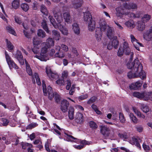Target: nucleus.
Masks as SVG:
<instances>
[{
    "label": "nucleus",
    "instance_id": "51",
    "mask_svg": "<svg viewBox=\"0 0 152 152\" xmlns=\"http://www.w3.org/2000/svg\"><path fill=\"white\" fill-rule=\"evenodd\" d=\"M132 109L135 113L139 117H141V113L136 108L134 107H132Z\"/></svg>",
    "mask_w": 152,
    "mask_h": 152
},
{
    "label": "nucleus",
    "instance_id": "55",
    "mask_svg": "<svg viewBox=\"0 0 152 152\" xmlns=\"http://www.w3.org/2000/svg\"><path fill=\"white\" fill-rule=\"evenodd\" d=\"M137 29L140 31L142 30V21H138L137 22Z\"/></svg>",
    "mask_w": 152,
    "mask_h": 152
},
{
    "label": "nucleus",
    "instance_id": "35",
    "mask_svg": "<svg viewBox=\"0 0 152 152\" xmlns=\"http://www.w3.org/2000/svg\"><path fill=\"white\" fill-rule=\"evenodd\" d=\"M130 37L131 39V42L134 46H135V45H136V44L137 43L140 46H142V44L138 42L137 39L133 35L131 34L130 36Z\"/></svg>",
    "mask_w": 152,
    "mask_h": 152
},
{
    "label": "nucleus",
    "instance_id": "57",
    "mask_svg": "<svg viewBox=\"0 0 152 152\" xmlns=\"http://www.w3.org/2000/svg\"><path fill=\"white\" fill-rule=\"evenodd\" d=\"M26 147H32V145L28 143H23L22 144V148L23 149H26Z\"/></svg>",
    "mask_w": 152,
    "mask_h": 152
},
{
    "label": "nucleus",
    "instance_id": "53",
    "mask_svg": "<svg viewBox=\"0 0 152 152\" xmlns=\"http://www.w3.org/2000/svg\"><path fill=\"white\" fill-rule=\"evenodd\" d=\"M1 121L2 122L3 125L4 126H7L9 122L8 120L4 118H1Z\"/></svg>",
    "mask_w": 152,
    "mask_h": 152
},
{
    "label": "nucleus",
    "instance_id": "33",
    "mask_svg": "<svg viewBox=\"0 0 152 152\" xmlns=\"http://www.w3.org/2000/svg\"><path fill=\"white\" fill-rule=\"evenodd\" d=\"M42 26L43 29L47 33L50 34V31L49 30L46 20H43L42 23Z\"/></svg>",
    "mask_w": 152,
    "mask_h": 152
},
{
    "label": "nucleus",
    "instance_id": "32",
    "mask_svg": "<svg viewBox=\"0 0 152 152\" xmlns=\"http://www.w3.org/2000/svg\"><path fill=\"white\" fill-rule=\"evenodd\" d=\"M48 18L50 23L52 24L53 27L56 28H58V26H57V24L53 17L51 15H49L48 17Z\"/></svg>",
    "mask_w": 152,
    "mask_h": 152
},
{
    "label": "nucleus",
    "instance_id": "24",
    "mask_svg": "<svg viewBox=\"0 0 152 152\" xmlns=\"http://www.w3.org/2000/svg\"><path fill=\"white\" fill-rule=\"evenodd\" d=\"M86 23L88 25V27L89 31H92L94 29L95 26V23L94 21L92 20Z\"/></svg>",
    "mask_w": 152,
    "mask_h": 152
},
{
    "label": "nucleus",
    "instance_id": "31",
    "mask_svg": "<svg viewBox=\"0 0 152 152\" xmlns=\"http://www.w3.org/2000/svg\"><path fill=\"white\" fill-rule=\"evenodd\" d=\"M66 137V140L68 141L73 142L76 143L79 142L77 141V138L74 137L72 135L67 134Z\"/></svg>",
    "mask_w": 152,
    "mask_h": 152
},
{
    "label": "nucleus",
    "instance_id": "48",
    "mask_svg": "<svg viewBox=\"0 0 152 152\" xmlns=\"http://www.w3.org/2000/svg\"><path fill=\"white\" fill-rule=\"evenodd\" d=\"M72 83V82H71V80L69 79H67L66 81V89L67 90H69L71 87V85Z\"/></svg>",
    "mask_w": 152,
    "mask_h": 152
},
{
    "label": "nucleus",
    "instance_id": "39",
    "mask_svg": "<svg viewBox=\"0 0 152 152\" xmlns=\"http://www.w3.org/2000/svg\"><path fill=\"white\" fill-rule=\"evenodd\" d=\"M40 11L44 15H47L48 14V10L46 7L43 5L40 6Z\"/></svg>",
    "mask_w": 152,
    "mask_h": 152
},
{
    "label": "nucleus",
    "instance_id": "62",
    "mask_svg": "<svg viewBox=\"0 0 152 152\" xmlns=\"http://www.w3.org/2000/svg\"><path fill=\"white\" fill-rule=\"evenodd\" d=\"M88 96V95L87 94H86L80 96L79 97L78 99L79 100H83L87 99Z\"/></svg>",
    "mask_w": 152,
    "mask_h": 152
},
{
    "label": "nucleus",
    "instance_id": "50",
    "mask_svg": "<svg viewBox=\"0 0 152 152\" xmlns=\"http://www.w3.org/2000/svg\"><path fill=\"white\" fill-rule=\"evenodd\" d=\"M38 124L36 123H32L29 124L27 128V129H31L38 126Z\"/></svg>",
    "mask_w": 152,
    "mask_h": 152
},
{
    "label": "nucleus",
    "instance_id": "14",
    "mask_svg": "<svg viewBox=\"0 0 152 152\" xmlns=\"http://www.w3.org/2000/svg\"><path fill=\"white\" fill-rule=\"evenodd\" d=\"M84 20L86 23L93 20L91 15L89 11H87L84 13Z\"/></svg>",
    "mask_w": 152,
    "mask_h": 152
},
{
    "label": "nucleus",
    "instance_id": "37",
    "mask_svg": "<svg viewBox=\"0 0 152 152\" xmlns=\"http://www.w3.org/2000/svg\"><path fill=\"white\" fill-rule=\"evenodd\" d=\"M33 42L35 47L39 48V45L41 43L40 41L37 38H34L33 39Z\"/></svg>",
    "mask_w": 152,
    "mask_h": 152
},
{
    "label": "nucleus",
    "instance_id": "47",
    "mask_svg": "<svg viewBox=\"0 0 152 152\" xmlns=\"http://www.w3.org/2000/svg\"><path fill=\"white\" fill-rule=\"evenodd\" d=\"M133 96L140 99L142 98V93H140L139 92H134L133 93Z\"/></svg>",
    "mask_w": 152,
    "mask_h": 152
},
{
    "label": "nucleus",
    "instance_id": "1",
    "mask_svg": "<svg viewBox=\"0 0 152 152\" xmlns=\"http://www.w3.org/2000/svg\"><path fill=\"white\" fill-rule=\"evenodd\" d=\"M43 91L44 94L45 96L47 95L48 93V95L49 99L50 100H52L53 97H54L55 101L57 103H58L60 102V97L59 95L56 93H53L52 91L51 87L48 86L47 88V89L46 88V85L45 82L44 80L42 81Z\"/></svg>",
    "mask_w": 152,
    "mask_h": 152
},
{
    "label": "nucleus",
    "instance_id": "2",
    "mask_svg": "<svg viewBox=\"0 0 152 152\" xmlns=\"http://www.w3.org/2000/svg\"><path fill=\"white\" fill-rule=\"evenodd\" d=\"M124 42L120 47L117 55L119 56H122L124 53L126 55H130V58L132 59L133 58V53L131 51L129 44L128 42L126 41L124 39H123Z\"/></svg>",
    "mask_w": 152,
    "mask_h": 152
},
{
    "label": "nucleus",
    "instance_id": "21",
    "mask_svg": "<svg viewBox=\"0 0 152 152\" xmlns=\"http://www.w3.org/2000/svg\"><path fill=\"white\" fill-rule=\"evenodd\" d=\"M102 30L101 28H98L96 31L95 36L98 41H99L101 40L102 36Z\"/></svg>",
    "mask_w": 152,
    "mask_h": 152
},
{
    "label": "nucleus",
    "instance_id": "15",
    "mask_svg": "<svg viewBox=\"0 0 152 152\" xmlns=\"http://www.w3.org/2000/svg\"><path fill=\"white\" fill-rule=\"evenodd\" d=\"M143 100L147 101H152V92L143 91Z\"/></svg>",
    "mask_w": 152,
    "mask_h": 152
},
{
    "label": "nucleus",
    "instance_id": "18",
    "mask_svg": "<svg viewBox=\"0 0 152 152\" xmlns=\"http://www.w3.org/2000/svg\"><path fill=\"white\" fill-rule=\"evenodd\" d=\"M75 118L76 122L80 124L83 123L84 121L83 114L80 113H77L76 114Z\"/></svg>",
    "mask_w": 152,
    "mask_h": 152
},
{
    "label": "nucleus",
    "instance_id": "64",
    "mask_svg": "<svg viewBox=\"0 0 152 152\" xmlns=\"http://www.w3.org/2000/svg\"><path fill=\"white\" fill-rule=\"evenodd\" d=\"M64 80H58L56 81V83L60 86H61L64 85Z\"/></svg>",
    "mask_w": 152,
    "mask_h": 152
},
{
    "label": "nucleus",
    "instance_id": "12",
    "mask_svg": "<svg viewBox=\"0 0 152 152\" xmlns=\"http://www.w3.org/2000/svg\"><path fill=\"white\" fill-rule=\"evenodd\" d=\"M83 3L82 1H80L79 0H72L69 7L71 8H74L77 9L80 7Z\"/></svg>",
    "mask_w": 152,
    "mask_h": 152
},
{
    "label": "nucleus",
    "instance_id": "43",
    "mask_svg": "<svg viewBox=\"0 0 152 152\" xmlns=\"http://www.w3.org/2000/svg\"><path fill=\"white\" fill-rule=\"evenodd\" d=\"M89 125L90 127L93 129H96L98 127L96 123L93 121L89 122Z\"/></svg>",
    "mask_w": 152,
    "mask_h": 152
},
{
    "label": "nucleus",
    "instance_id": "23",
    "mask_svg": "<svg viewBox=\"0 0 152 152\" xmlns=\"http://www.w3.org/2000/svg\"><path fill=\"white\" fill-rule=\"evenodd\" d=\"M72 29L75 34L78 35L80 33V28L78 25L76 23L72 25Z\"/></svg>",
    "mask_w": 152,
    "mask_h": 152
},
{
    "label": "nucleus",
    "instance_id": "56",
    "mask_svg": "<svg viewBox=\"0 0 152 152\" xmlns=\"http://www.w3.org/2000/svg\"><path fill=\"white\" fill-rule=\"evenodd\" d=\"M37 23V20L35 18H32L31 21V24L33 26H36Z\"/></svg>",
    "mask_w": 152,
    "mask_h": 152
},
{
    "label": "nucleus",
    "instance_id": "19",
    "mask_svg": "<svg viewBox=\"0 0 152 152\" xmlns=\"http://www.w3.org/2000/svg\"><path fill=\"white\" fill-rule=\"evenodd\" d=\"M124 7L127 9H136L137 8V6L136 4L133 3L128 4L127 3H125L124 4Z\"/></svg>",
    "mask_w": 152,
    "mask_h": 152
},
{
    "label": "nucleus",
    "instance_id": "54",
    "mask_svg": "<svg viewBox=\"0 0 152 152\" xmlns=\"http://www.w3.org/2000/svg\"><path fill=\"white\" fill-rule=\"evenodd\" d=\"M150 109L148 106L146 105L143 104V112L147 113L150 111Z\"/></svg>",
    "mask_w": 152,
    "mask_h": 152
},
{
    "label": "nucleus",
    "instance_id": "60",
    "mask_svg": "<svg viewBox=\"0 0 152 152\" xmlns=\"http://www.w3.org/2000/svg\"><path fill=\"white\" fill-rule=\"evenodd\" d=\"M119 118L120 121L122 123H124L125 122V120L124 115L121 113H119Z\"/></svg>",
    "mask_w": 152,
    "mask_h": 152
},
{
    "label": "nucleus",
    "instance_id": "40",
    "mask_svg": "<svg viewBox=\"0 0 152 152\" xmlns=\"http://www.w3.org/2000/svg\"><path fill=\"white\" fill-rule=\"evenodd\" d=\"M37 34L38 36L40 37L44 38L46 36L45 32L41 29H39L38 30Z\"/></svg>",
    "mask_w": 152,
    "mask_h": 152
},
{
    "label": "nucleus",
    "instance_id": "3",
    "mask_svg": "<svg viewBox=\"0 0 152 152\" xmlns=\"http://www.w3.org/2000/svg\"><path fill=\"white\" fill-rule=\"evenodd\" d=\"M99 26L102 31H106L107 37L110 39L113 38L114 35V29L112 27L106 25V22L104 21H100L99 22Z\"/></svg>",
    "mask_w": 152,
    "mask_h": 152
},
{
    "label": "nucleus",
    "instance_id": "6",
    "mask_svg": "<svg viewBox=\"0 0 152 152\" xmlns=\"http://www.w3.org/2000/svg\"><path fill=\"white\" fill-rule=\"evenodd\" d=\"M43 46H44L42 48L41 53L40 55L39 56L36 55L34 56V57L36 58L41 61H46L48 60V58L46 53L47 52L48 48H49L46 45H44Z\"/></svg>",
    "mask_w": 152,
    "mask_h": 152
},
{
    "label": "nucleus",
    "instance_id": "61",
    "mask_svg": "<svg viewBox=\"0 0 152 152\" xmlns=\"http://www.w3.org/2000/svg\"><path fill=\"white\" fill-rule=\"evenodd\" d=\"M114 22L115 24L117 25V28L120 30H122L123 29V27L118 22H116L115 21H114Z\"/></svg>",
    "mask_w": 152,
    "mask_h": 152
},
{
    "label": "nucleus",
    "instance_id": "29",
    "mask_svg": "<svg viewBox=\"0 0 152 152\" xmlns=\"http://www.w3.org/2000/svg\"><path fill=\"white\" fill-rule=\"evenodd\" d=\"M52 35L56 40H58L60 38V33L57 30H53V31Z\"/></svg>",
    "mask_w": 152,
    "mask_h": 152
},
{
    "label": "nucleus",
    "instance_id": "11",
    "mask_svg": "<svg viewBox=\"0 0 152 152\" xmlns=\"http://www.w3.org/2000/svg\"><path fill=\"white\" fill-rule=\"evenodd\" d=\"M46 72L48 76L50 79H56L58 77V75L56 73L52 72L49 68H46Z\"/></svg>",
    "mask_w": 152,
    "mask_h": 152
},
{
    "label": "nucleus",
    "instance_id": "58",
    "mask_svg": "<svg viewBox=\"0 0 152 152\" xmlns=\"http://www.w3.org/2000/svg\"><path fill=\"white\" fill-rule=\"evenodd\" d=\"M96 99V98L95 96L91 97L88 101L87 103L88 104H91L95 102Z\"/></svg>",
    "mask_w": 152,
    "mask_h": 152
},
{
    "label": "nucleus",
    "instance_id": "7",
    "mask_svg": "<svg viewBox=\"0 0 152 152\" xmlns=\"http://www.w3.org/2000/svg\"><path fill=\"white\" fill-rule=\"evenodd\" d=\"M100 133L105 138L107 137L110 134L113 135L114 134V129H113V132L110 133V130L106 126L104 125H101L99 126Z\"/></svg>",
    "mask_w": 152,
    "mask_h": 152
},
{
    "label": "nucleus",
    "instance_id": "52",
    "mask_svg": "<svg viewBox=\"0 0 152 152\" xmlns=\"http://www.w3.org/2000/svg\"><path fill=\"white\" fill-rule=\"evenodd\" d=\"M75 86L76 84L75 83H73L72 85V86L71 87L70 91L69 92V94L70 95H72L75 92Z\"/></svg>",
    "mask_w": 152,
    "mask_h": 152
},
{
    "label": "nucleus",
    "instance_id": "63",
    "mask_svg": "<svg viewBox=\"0 0 152 152\" xmlns=\"http://www.w3.org/2000/svg\"><path fill=\"white\" fill-rule=\"evenodd\" d=\"M15 22L19 24H21L22 23V21L20 18L18 17H15Z\"/></svg>",
    "mask_w": 152,
    "mask_h": 152
},
{
    "label": "nucleus",
    "instance_id": "27",
    "mask_svg": "<svg viewBox=\"0 0 152 152\" xmlns=\"http://www.w3.org/2000/svg\"><path fill=\"white\" fill-rule=\"evenodd\" d=\"M58 28L61 31V33L64 35H67L68 34V31L67 29L65 28L63 25H60V26H58Z\"/></svg>",
    "mask_w": 152,
    "mask_h": 152
},
{
    "label": "nucleus",
    "instance_id": "38",
    "mask_svg": "<svg viewBox=\"0 0 152 152\" xmlns=\"http://www.w3.org/2000/svg\"><path fill=\"white\" fill-rule=\"evenodd\" d=\"M56 57L62 58L65 56V54L61 50L57 52L54 55Z\"/></svg>",
    "mask_w": 152,
    "mask_h": 152
},
{
    "label": "nucleus",
    "instance_id": "26",
    "mask_svg": "<svg viewBox=\"0 0 152 152\" xmlns=\"http://www.w3.org/2000/svg\"><path fill=\"white\" fill-rule=\"evenodd\" d=\"M64 19L66 22L70 23L72 21V19L69 13L65 12L63 14Z\"/></svg>",
    "mask_w": 152,
    "mask_h": 152
},
{
    "label": "nucleus",
    "instance_id": "25",
    "mask_svg": "<svg viewBox=\"0 0 152 152\" xmlns=\"http://www.w3.org/2000/svg\"><path fill=\"white\" fill-rule=\"evenodd\" d=\"M5 41L6 43L7 47L8 48V50L10 52H12L14 49V46L8 39H6Z\"/></svg>",
    "mask_w": 152,
    "mask_h": 152
},
{
    "label": "nucleus",
    "instance_id": "30",
    "mask_svg": "<svg viewBox=\"0 0 152 152\" xmlns=\"http://www.w3.org/2000/svg\"><path fill=\"white\" fill-rule=\"evenodd\" d=\"M113 38V39L112 44L115 49H117L118 45L119 42L117 39V36L114 37Z\"/></svg>",
    "mask_w": 152,
    "mask_h": 152
},
{
    "label": "nucleus",
    "instance_id": "10",
    "mask_svg": "<svg viewBox=\"0 0 152 152\" xmlns=\"http://www.w3.org/2000/svg\"><path fill=\"white\" fill-rule=\"evenodd\" d=\"M54 17L58 22L57 23L58 27V26L60 25H63V18L61 13L60 12H56L54 13Z\"/></svg>",
    "mask_w": 152,
    "mask_h": 152
},
{
    "label": "nucleus",
    "instance_id": "17",
    "mask_svg": "<svg viewBox=\"0 0 152 152\" xmlns=\"http://www.w3.org/2000/svg\"><path fill=\"white\" fill-rule=\"evenodd\" d=\"M142 83L139 81H137L135 83L132 84L129 86L131 89L136 90L138 89L142 85Z\"/></svg>",
    "mask_w": 152,
    "mask_h": 152
},
{
    "label": "nucleus",
    "instance_id": "41",
    "mask_svg": "<svg viewBox=\"0 0 152 152\" xmlns=\"http://www.w3.org/2000/svg\"><path fill=\"white\" fill-rule=\"evenodd\" d=\"M151 18V16L148 14H145L143 16V23L148 21Z\"/></svg>",
    "mask_w": 152,
    "mask_h": 152
},
{
    "label": "nucleus",
    "instance_id": "34",
    "mask_svg": "<svg viewBox=\"0 0 152 152\" xmlns=\"http://www.w3.org/2000/svg\"><path fill=\"white\" fill-rule=\"evenodd\" d=\"M25 62L26 64V70L27 73L30 76H32V72L31 68L30 67V66L27 62V61L25 60Z\"/></svg>",
    "mask_w": 152,
    "mask_h": 152
},
{
    "label": "nucleus",
    "instance_id": "42",
    "mask_svg": "<svg viewBox=\"0 0 152 152\" xmlns=\"http://www.w3.org/2000/svg\"><path fill=\"white\" fill-rule=\"evenodd\" d=\"M6 29L7 31L9 33L14 35H15L16 32L15 31L11 26H7L6 27Z\"/></svg>",
    "mask_w": 152,
    "mask_h": 152
},
{
    "label": "nucleus",
    "instance_id": "44",
    "mask_svg": "<svg viewBox=\"0 0 152 152\" xmlns=\"http://www.w3.org/2000/svg\"><path fill=\"white\" fill-rule=\"evenodd\" d=\"M21 7L23 10L25 12L27 11L29 9V6L28 4L23 3L21 5Z\"/></svg>",
    "mask_w": 152,
    "mask_h": 152
},
{
    "label": "nucleus",
    "instance_id": "49",
    "mask_svg": "<svg viewBox=\"0 0 152 152\" xmlns=\"http://www.w3.org/2000/svg\"><path fill=\"white\" fill-rule=\"evenodd\" d=\"M34 77L35 78L36 81L38 85H41V82L40 80V79L39 77L38 74L37 73H35Z\"/></svg>",
    "mask_w": 152,
    "mask_h": 152
},
{
    "label": "nucleus",
    "instance_id": "5",
    "mask_svg": "<svg viewBox=\"0 0 152 152\" xmlns=\"http://www.w3.org/2000/svg\"><path fill=\"white\" fill-rule=\"evenodd\" d=\"M116 11L117 12L116 16L120 18H122L123 15H128L129 17H130L131 18H139L140 17V15L139 14H135L132 12L126 13L124 12V10L121 7L117 8Z\"/></svg>",
    "mask_w": 152,
    "mask_h": 152
},
{
    "label": "nucleus",
    "instance_id": "36",
    "mask_svg": "<svg viewBox=\"0 0 152 152\" xmlns=\"http://www.w3.org/2000/svg\"><path fill=\"white\" fill-rule=\"evenodd\" d=\"M20 4L19 0H14L12 3V6L14 8L17 9L19 7Z\"/></svg>",
    "mask_w": 152,
    "mask_h": 152
},
{
    "label": "nucleus",
    "instance_id": "46",
    "mask_svg": "<svg viewBox=\"0 0 152 152\" xmlns=\"http://www.w3.org/2000/svg\"><path fill=\"white\" fill-rule=\"evenodd\" d=\"M125 25L128 27L133 28L134 27V23L133 21L130 20L125 23Z\"/></svg>",
    "mask_w": 152,
    "mask_h": 152
},
{
    "label": "nucleus",
    "instance_id": "9",
    "mask_svg": "<svg viewBox=\"0 0 152 152\" xmlns=\"http://www.w3.org/2000/svg\"><path fill=\"white\" fill-rule=\"evenodd\" d=\"M12 57L16 59L21 65L24 64V60L23 56L20 51L19 50L17 51L16 53L13 54Z\"/></svg>",
    "mask_w": 152,
    "mask_h": 152
},
{
    "label": "nucleus",
    "instance_id": "13",
    "mask_svg": "<svg viewBox=\"0 0 152 152\" xmlns=\"http://www.w3.org/2000/svg\"><path fill=\"white\" fill-rule=\"evenodd\" d=\"M69 105V102L66 100L64 99L61 101V108L62 112L65 113L67 111Z\"/></svg>",
    "mask_w": 152,
    "mask_h": 152
},
{
    "label": "nucleus",
    "instance_id": "4",
    "mask_svg": "<svg viewBox=\"0 0 152 152\" xmlns=\"http://www.w3.org/2000/svg\"><path fill=\"white\" fill-rule=\"evenodd\" d=\"M128 68L131 69L133 68L134 70L136 72H139L140 70L142 71V66L141 63L137 59H135L133 62H129L127 64Z\"/></svg>",
    "mask_w": 152,
    "mask_h": 152
},
{
    "label": "nucleus",
    "instance_id": "45",
    "mask_svg": "<svg viewBox=\"0 0 152 152\" xmlns=\"http://www.w3.org/2000/svg\"><path fill=\"white\" fill-rule=\"evenodd\" d=\"M130 119L132 122L134 123H137V119L136 117L133 114L130 113L129 115Z\"/></svg>",
    "mask_w": 152,
    "mask_h": 152
},
{
    "label": "nucleus",
    "instance_id": "28",
    "mask_svg": "<svg viewBox=\"0 0 152 152\" xmlns=\"http://www.w3.org/2000/svg\"><path fill=\"white\" fill-rule=\"evenodd\" d=\"M74 110L73 108L70 107L68 112V116L70 120L73 119L74 117Z\"/></svg>",
    "mask_w": 152,
    "mask_h": 152
},
{
    "label": "nucleus",
    "instance_id": "20",
    "mask_svg": "<svg viewBox=\"0 0 152 152\" xmlns=\"http://www.w3.org/2000/svg\"><path fill=\"white\" fill-rule=\"evenodd\" d=\"M54 44L53 39L50 38H49L46 40V42H44L42 43L43 45H46L49 48L54 46Z\"/></svg>",
    "mask_w": 152,
    "mask_h": 152
},
{
    "label": "nucleus",
    "instance_id": "16",
    "mask_svg": "<svg viewBox=\"0 0 152 152\" xmlns=\"http://www.w3.org/2000/svg\"><path fill=\"white\" fill-rule=\"evenodd\" d=\"M142 71L140 72L138 75H137L136 73H133L131 72H129L127 74V76L129 79H132L138 77H140L141 78H142Z\"/></svg>",
    "mask_w": 152,
    "mask_h": 152
},
{
    "label": "nucleus",
    "instance_id": "59",
    "mask_svg": "<svg viewBox=\"0 0 152 152\" xmlns=\"http://www.w3.org/2000/svg\"><path fill=\"white\" fill-rule=\"evenodd\" d=\"M61 48L65 52H67L68 50V48L66 45L62 44L61 45Z\"/></svg>",
    "mask_w": 152,
    "mask_h": 152
},
{
    "label": "nucleus",
    "instance_id": "22",
    "mask_svg": "<svg viewBox=\"0 0 152 152\" xmlns=\"http://www.w3.org/2000/svg\"><path fill=\"white\" fill-rule=\"evenodd\" d=\"M140 140H138L135 137H132L130 140V143L132 145H135L137 146L139 148L141 149L140 145L139 143Z\"/></svg>",
    "mask_w": 152,
    "mask_h": 152
},
{
    "label": "nucleus",
    "instance_id": "8",
    "mask_svg": "<svg viewBox=\"0 0 152 152\" xmlns=\"http://www.w3.org/2000/svg\"><path fill=\"white\" fill-rule=\"evenodd\" d=\"M5 54L7 62L10 69L14 68L15 69H18V66L14 63L13 61L11 59V58L7 54L6 51H5Z\"/></svg>",
    "mask_w": 152,
    "mask_h": 152
}]
</instances>
